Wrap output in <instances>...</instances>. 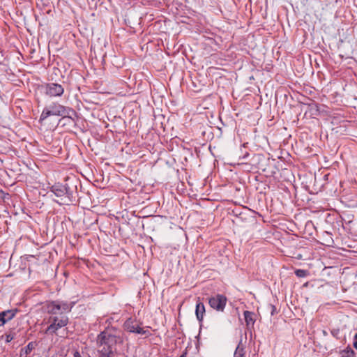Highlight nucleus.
<instances>
[{
  "label": "nucleus",
  "mask_w": 357,
  "mask_h": 357,
  "mask_svg": "<svg viewBox=\"0 0 357 357\" xmlns=\"http://www.w3.org/2000/svg\"><path fill=\"white\" fill-rule=\"evenodd\" d=\"M105 328L97 336L98 351H115L117 344L123 342V331L118 327L110 326L109 319Z\"/></svg>",
  "instance_id": "nucleus-1"
},
{
  "label": "nucleus",
  "mask_w": 357,
  "mask_h": 357,
  "mask_svg": "<svg viewBox=\"0 0 357 357\" xmlns=\"http://www.w3.org/2000/svg\"><path fill=\"white\" fill-rule=\"evenodd\" d=\"M77 180L67 177L65 183H56L50 187V192L59 198L56 202L60 205H68L75 199Z\"/></svg>",
  "instance_id": "nucleus-2"
},
{
  "label": "nucleus",
  "mask_w": 357,
  "mask_h": 357,
  "mask_svg": "<svg viewBox=\"0 0 357 357\" xmlns=\"http://www.w3.org/2000/svg\"><path fill=\"white\" fill-rule=\"evenodd\" d=\"M74 305V302L61 300L50 301L44 304L43 309L50 317L59 316L61 313L66 314L70 312Z\"/></svg>",
  "instance_id": "nucleus-3"
},
{
  "label": "nucleus",
  "mask_w": 357,
  "mask_h": 357,
  "mask_svg": "<svg viewBox=\"0 0 357 357\" xmlns=\"http://www.w3.org/2000/svg\"><path fill=\"white\" fill-rule=\"evenodd\" d=\"M73 114L76 115V112L70 107H65L59 102H54L45 107L43 110L40 121H44L50 116H62L69 114Z\"/></svg>",
  "instance_id": "nucleus-4"
},
{
  "label": "nucleus",
  "mask_w": 357,
  "mask_h": 357,
  "mask_svg": "<svg viewBox=\"0 0 357 357\" xmlns=\"http://www.w3.org/2000/svg\"><path fill=\"white\" fill-rule=\"evenodd\" d=\"M68 317L61 313L59 316L49 317L47 322L50 324L46 328L45 333L47 335L56 334L57 331L68 324Z\"/></svg>",
  "instance_id": "nucleus-5"
},
{
  "label": "nucleus",
  "mask_w": 357,
  "mask_h": 357,
  "mask_svg": "<svg viewBox=\"0 0 357 357\" xmlns=\"http://www.w3.org/2000/svg\"><path fill=\"white\" fill-rule=\"evenodd\" d=\"M227 301V297L223 294H217L208 298L210 307L217 311L223 312Z\"/></svg>",
  "instance_id": "nucleus-6"
},
{
  "label": "nucleus",
  "mask_w": 357,
  "mask_h": 357,
  "mask_svg": "<svg viewBox=\"0 0 357 357\" xmlns=\"http://www.w3.org/2000/svg\"><path fill=\"white\" fill-rule=\"evenodd\" d=\"M45 93L50 97L61 96L64 93V88L61 84L50 82L45 85Z\"/></svg>",
  "instance_id": "nucleus-7"
},
{
  "label": "nucleus",
  "mask_w": 357,
  "mask_h": 357,
  "mask_svg": "<svg viewBox=\"0 0 357 357\" xmlns=\"http://www.w3.org/2000/svg\"><path fill=\"white\" fill-rule=\"evenodd\" d=\"M124 329L130 333L144 335L146 333V331L141 328L140 326L134 319L129 318L128 319L124 324Z\"/></svg>",
  "instance_id": "nucleus-8"
},
{
  "label": "nucleus",
  "mask_w": 357,
  "mask_h": 357,
  "mask_svg": "<svg viewBox=\"0 0 357 357\" xmlns=\"http://www.w3.org/2000/svg\"><path fill=\"white\" fill-rule=\"evenodd\" d=\"M19 312L18 309L13 308L0 312V327L3 326L12 320Z\"/></svg>",
  "instance_id": "nucleus-9"
},
{
  "label": "nucleus",
  "mask_w": 357,
  "mask_h": 357,
  "mask_svg": "<svg viewBox=\"0 0 357 357\" xmlns=\"http://www.w3.org/2000/svg\"><path fill=\"white\" fill-rule=\"evenodd\" d=\"M206 310L204 303L200 301L199 298H198L196 303L195 308V314L197 320L201 322L204 319V315L205 314Z\"/></svg>",
  "instance_id": "nucleus-10"
},
{
  "label": "nucleus",
  "mask_w": 357,
  "mask_h": 357,
  "mask_svg": "<svg viewBox=\"0 0 357 357\" xmlns=\"http://www.w3.org/2000/svg\"><path fill=\"white\" fill-rule=\"evenodd\" d=\"M243 314L248 330L252 328L256 321L255 313L246 310L244 312Z\"/></svg>",
  "instance_id": "nucleus-11"
},
{
  "label": "nucleus",
  "mask_w": 357,
  "mask_h": 357,
  "mask_svg": "<svg viewBox=\"0 0 357 357\" xmlns=\"http://www.w3.org/2000/svg\"><path fill=\"white\" fill-rule=\"evenodd\" d=\"M16 333L14 329L10 328L8 332H6L4 335L1 336V339H4L6 343L10 342L13 340L16 337Z\"/></svg>",
  "instance_id": "nucleus-12"
},
{
  "label": "nucleus",
  "mask_w": 357,
  "mask_h": 357,
  "mask_svg": "<svg viewBox=\"0 0 357 357\" xmlns=\"http://www.w3.org/2000/svg\"><path fill=\"white\" fill-rule=\"evenodd\" d=\"M34 347H35L34 342H29L26 345V347H25L24 348H22L21 349L20 356L22 357L23 356H24V357H26L28 354H29L31 352V351L34 349Z\"/></svg>",
  "instance_id": "nucleus-13"
},
{
  "label": "nucleus",
  "mask_w": 357,
  "mask_h": 357,
  "mask_svg": "<svg viewBox=\"0 0 357 357\" xmlns=\"http://www.w3.org/2000/svg\"><path fill=\"white\" fill-rule=\"evenodd\" d=\"M234 357H245V351L241 342H239L234 354Z\"/></svg>",
  "instance_id": "nucleus-14"
},
{
  "label": "nucleus",
  "mask_w": 357,
  "mask_h": 357,
  "mask_svg": "<svg viewBox=\"0 0 357 357\" xmlns=\"http://www.w3.org/2000/svg\"><path fill=\"white\" fill-rule=\"evenodd\" d=\"M62 118L59 120V123H62L63 126L75 123L74 119L69 114L62 115Z\"/></svg>",
  "instance_id": "nucleus-15"
},
{
  "label": "nucleus",
  "mask_w": 357,
  "mask_h": 357,
  "mask_svg": "<svg viewBox=\"0 0 357 357\" xmlns=\"http://www.w3.org/2000/svg\"><path fill=\"white\" fill-rule=\"evenodd\" d=\"M341 354V357H351L354 354V351L350 347H347L342 351Z\"/></svg>",
  "instance_id": "nucleus-16"
},
{
  "label": "nucleus",
  "mask_w": 357,
  "mask_h": 357,
  "mask_svg": "<svg viewBox=\"0 0 357 357\" xmlns=\"http://www.w3.org/2000/svg\"><path fill=\"white\" fill-rule=\"evenodd\" d=\"M115 351H98L99 356L98 357H115Z\"/></svg>",
  "instance_id": "nucleus-17"
},
{
  "label": "nucleus",
  "mask_w": 357,
  "mask_h": 357,
  "mask_svg": "<svg viewBox=\"0 0 357 357\" xmlns=\"http://www.w3.org/2000/svg\"><path fill=\"white\" fill-rule=\"evenodd\" d=\"M295 274L299 278H304L307 275V271L303 269H297L295 271Z\"/></svg>",
  "instance_id": "nucleus-18"
},
{
  "label": "nucleus",
  "mask_w": 357,
  "mask_h": 357,
  "mask_svg": "<svg viewBox=\"0 0 357 357\" xmlns=\"http://www.w3.org/2000/svg\"><path fill=\"white\" fill-rule=\"evenodd\" d=\"M331 333L333 337L337 338L338 335L340 333V330L339 329H333Z\"/></svg>",
  "instance_id": "nucleus-19"
},
{
  "label": "nucleus",
  "mask_w": 357,
  "mask_h": 357,
  "mask_svg": "<svg viewBox=\"0 0 357 357\" xmlns=\"http://www.w3.org/2000/svg\"><path fill=\"white\" fill-rule=\"evenodd\" d=\"M269 307H270V308L271 309V315L273 316V315H274V314H275V313L276 312V307H275V305H269Z\"/></svg>",
  "instance_id": "nucleus-20"
},
{
  "label": "nucleus",
  "mask_w": 357,
  "mask_h": 357,
  "mask_svg": "<svg viewBox=\"0 0 357 357\" xmlns=\"http://www.w3.org/2000/svg\"><path fill=\"white\" fill-rule=\"evenodd\" d=\"M353 346L356 349H357V333L354 335Z\"/></svg>",
  "instance_id": "nucleus-21"
},
{
  "label": "nucleus",
  "mask_w": 357,
  "mask_h": 357,
  "mask_svg": "<svg viewBox=\"0 0 357 357\" xmlns=\"http://www.w3.org/2000/svg\"><path fill=\"white\" fill-rule=\"evenodd\" d=\"M1 193H2L3 195V199H8L10 197L8 193H4L3 191H1Z\"/></svg>",
  "instance_id": "nucleus-22"
},
{
  "label": "nucleus",
  "mask_w": 357,
  "mask_h": 357,
  "mask_svg": "<svg viewBox=\"0 0 357 357\" xmlns=\"http://www.w3.org/2000/svg\"><path fill=\"white\" fill-rule=\"evenodd\" d=\"M73 356L74 357H82L79 351H75Z\"/></svg>",
  "instance_id": "nucleus-23"
},
{
  "label": "nucleus",
  "mask_w": 357,
  "mask_h": 357,
  "mask_svg": "<svg viewBox=\"0 0 357 357\" xmlns=\"http://www.w3.org/2000/svg\"><path fill=\"white\" fill-rule=\"evenodd\" d=\"M249 156V153H246L243 156V159H245L247 157Z\"/></svg>",
  "instance_id": "nucleus-24"
},
{
  "label": "nucleus",
  "mask_w": 357,
  "mask_h": 357,
  "mask_svg": "<svg viewBox=\"0 0 357 357\" xmlns=\"http://www.w3.org/2000/svg\"><path fill=\"white\" fill-rule=\"evenodd\" d=\"M322 333H323V335L324 336H327L328 335V333L326 331H323Z\"/></svg>",
  "instance_id": "nucleus-25"
},
{
  "label": "nucleus",
  "mask_w": 357,
  "mask_h": 357,
  "mask_svg": "<svg viewBox=\"0 0 357 357\" xmlns=\"http://www.w3.org/2000/svg\"><path fill=\"white\" fill-rule=\"evenodd\" d=\"M180 357H186V352L183 353Z\"/></svg>",
  "instance_id": "nucleus-26"
},
{
  "label": "nucleus",
  "mask_w": 357,
  "mask_h": 357,
  "mask_svg": "<svg viewBox=\"0 0 357 357\" xmlns=\"http://www.w3.org/2000/svg\"><path fill=\"white\" fill-rule=\"evenodd\" d=\"M260 156H261L260 155H254L253 158H259Z\"/></svg>",
  "instance_id": "nucleus-27"
}]
</instances>
